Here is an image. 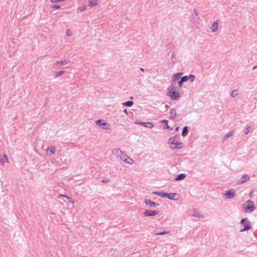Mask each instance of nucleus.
<instances>
[{
    "instance_id": "6ab92c4d",
    "label": "nucleus",
    "mask_w": 257,
    "mask_h": 257,
    "mask_svg": "<svg viewBox=\"0 0 257 257\" xmlns=\"http://www.w3.org/2000/svg\"><path fill=\"white\" fill-rule=\"evenodd\" d=\"M8 158L7 156V155L4 154L1 158H0V164H2L3 165H4V164L6 162H8Z\"/></svg>"
},
{
    "instance_id": "c85d7f7f",
    "label": "nucleus",
    "mask_w": 257,
    "mask_h": 257,
    "mask_svg": "<svg viewBox=\"0 0 257 257\" xmlns=\"http://www.w3.org/2000/svg\"><path fill=\"white\" fill-rule=\"evenodd\" d=\"M86 10V7L85 5L79 7L77 9V11L79 12H83Z\"/></svg>"
},
{
    "instance_id": "9b49d317",
    "label": "nucleus",
    "mask_w": 257,
    "mask_h": 257,
    "mask_svg": "<svg viewBox=\"0 0 257 257\" xmlns=\"http://www.w3.org/2000/svg\"><path fill=\"white\" fill-rule=\"evenodd\" d=\"M224 196L226 198L230 199L232 198L235 196V193L233 189H230L228 191H226L224 194Z\"/></svg>"
},
{
    "instance_id": "20e7f679",
    "label": "nucleus",
    "mask_w": 257,
    "mask_h": 257,
    "mask_svg": "<svg viewBox=\"0 0 257 257\" xmlns=\"http://www.w3.org/2000/svg\"><path fill=\"white\" fill-rule=\"evenodd\" d=\"M95 123L103 130H109L110 128V125L105 122L103 119L96 120Z\"/></svg>"
},
{
    "instance_id": "f8f14e48",
    "label": "nucleus",
    "mask_w": 257,
    "mask_h": 257,
    "mask_svg": "<svg viewBox=\"0 0 257 257\" xmlns=\"http://www.w3.org/2000/svg\"><path fill=\"white\" fill-rule=\"evenodd\" d=\"M124 152L119 149H115L112 150V154L116 156L117 158H120Z\"/></svg>"
},
{
    "instance_id": "423d86ee",
    "label": "nucleus",
    "mask_w": 257,
    "mask_h": 257,
    "mask_svg": "<svg viewBox=\"0 0 257 257\" xmlns=\"http://www.w3.org/2000/svg\"><path fill=\"white\" fill-rule=\"evenodd\" d=\"M135 123L149 128H152L154 126V124L152 122H141L139 120H136L135 121Z\"/></svg>"
},
{
    "instance_id": "f3484780",
    "label": "nucleus",
    "mask_w": 257,
    "mask_h": 257,
    "mask_svg": "<svg viewBox=\"0 0 257 257\" xmlns=\"http://www.w3.org/2000/svg\"><path fill=\"white\" fill-rule=\"evenodd\" d=\"M46 151L49 152L51 155H54L56 152V148L53 146H50L47 148Z\"/></svg>"
},
{
    "instance_id": "a18cd8bd",
    "label": "nucleus",
    "mask_w": 257,
    "mask_h": 257,
    "mask_svg": "<svg viewBox=\"0 0 257 257\" xmlns=\"http://www.w3.org/2000/svg\"><path fill=\"white\" fill-rule=\"evenodd\" d=\"M165 107H166V108L167 109V108H168L169 107V106L168 105H165Z\"/></svg>"
},
{
    "instance_id": "4be33fe9",
    "label": "nucleus",
    "mask_w": 257,
    "mask_h": 257,
    "mask_svg": "<svg viewBox=\"0 0 257 257\" xmlns=\"http://www.w3.org/2000/svg\"><path fill=\"white\" fill-rule=\"evenodd\" d=\"M186 176V175H185V174L181 173V174H179V175H178L176 177L175 180H182L184 179H185Z\"/></svg>"
},
{
    "instance_id": "6e6552de",
    "label": "nucleus",
    "mask_w": 257,
    "mask_h": 257,
    "mask_svg": "<svg viewBox=\"0 0 257 257\" xmlns=\"http://www.w3.org/2000/svg\"><path fill=\"white\" fill-rule=\"evenodd\" d=\"M249 179L250 178L248 175H247V174H244L241 176V178L237 180L236 184L237 185L242 184L246 182V181H248Z\"/></svg>"
},
{
    "instance_id": "dca6fc26",
    "label": "nucleus",
    "mask_w": 257,
    "mask_h": 257,
    "mask_svg": "<svg viewBox=\"0 0 257 257\" xmlns=\"http://www.w3.org/2000/svg\"><path fill=\"white\" fill-rule=\"evenodd\" d=\"M99 0H88V7H94L98 5Z\"/></svg>"
},
{
    "instance_id": "393cba45",
    "label": "nucleus",
    "mask_w": 257,
    "mask_h": 257,
    "mask_svg": "<svg viewBox=\"0 0 257 257\" xmlns=\"http://www.w3.org/2000/svg\"><path fill=\"white\" fill-rule=\"evenodd\" d=\"M188 134V129L187 126H184L182 132V135L183 137L186 136Z\"/></svg>"
},
{
    "instance_id": "4c0bfd02",
    "label": "nucleus",
    "mask_w": 257,
    "mask_h": 257,
    "mask_svg": "<svg viewBox=\"0 0 257 257\" xmlns=\"http://www.w3.org/2000/svg\"><path fill=\"white\" fill-rule=\"evenodd\" d=\"M52 8L55 10H58L60 8V6L59 5H54L52 7Z\"/></svg>"
},
{
    "instance_id": "473e14b6",
    "label": "nucleus",
    "mask_w": 257,
    "mask_h": 257,
    "mask_svg": "<svg viewBox=\"0 0 257 257\" xmlns=\"http://www.w3.org/2000/svg\"><path fill=\"white\" fill-rule=\"evenodd\" d=\"M183 83V82H182V81L181 79H180L179 81H178V82L177 83V85L178 87L179 88V89L181 88Z\"/></svg>"
},
{
    "instance_id": "4468645a",
    "label": "nucleus",
    "mask_w": 257,
    "mask_h": 257,
    "mask_svg": "<svg viewBox=\"0 0 257 257\" xmlns=\"http://www.w3.org/2000/svg\"><path fill=\"white\" fill-rule=\"evenodd\" d=\"M178 194L176 193H167L166 197L171 200H176L177 201L178 200V198H176L175 196H177Z\"/></svg>"
},
{
    "instance_id": "49530a36",
    "label": "nucleus",
    "mask_w": 257,
    "mask_h": 257,
    "mask_svg": "<svg viewBox=\"0 0 257 257\" xmlns=\"http://www.w3.org/2000/svg\"><path fill=\"white\" fill-rule=\"evenodd\" d=\"M178 129H179V127H177L176 128V130H178Z\"/></svg>"
},
{
    "instance_id": "a211bd4d",
    "label": "nucleus",
    "mask_w": 257,
    "mask_h": 257,
    "mask_svg": "<svg viewBox=\"0 0 257 257\" xmlns=\"http://www.w3.org/2000/svg\"><path fill=\"white\" fill-rule=\"evenodd\" d=\"M170 118H171L172 119H174L177 115L176 110L174 108L171 109V110L170 111Z\"/></svg>"
},
{
    "instance_id": "39448f33",
    "label": "nucleus",
    "mask_w": 257,
    "mask_h": 257,
    "mask_svg": "<svg viewBox=\"0 0 257 257\" xmlns=\"http://www.w3.org/2000/svg\"><path fill=\"white\" fill-rule=\"evenodd\" d=\"M247 205L244 206V209L245 211L248 212H252L255 209V207L253 205V202L250 200H248L246 201Z\"/></svg>"
},
{
    "instance_id": "bb28decb",
    "label": "nucleus",
    "mask_w": 257,
    "mask_h": 257,
    "mask_svg": "<svg viewBox=\"0 0 257 257\" xmlns=\"http://www.w3.org/2000/svg\"><path fill=\"white\" fill-rule=\"evenodd\" d=\"M134 102L133 101H127L126 102L122 103V105L127 107H131L133 105Z\"/></svg>"
},
{
    "instance_id": "09e8293b",
    "label": "nucleus",
    "mask_w": 257,
    "mask_h": 257,
    "mask_svg": "<svg viewBox=\"0 0 257 257\" xmlns=\"http://www.w3.org/2000/svg\"><path fill=\"white\" fill-rule=\"evenodd\" d=\"M251 196H252V194H251L250 193V194H249V196H250V197H251Z\"/></svg>"
},
{
    "instance_id": "e433bc0d",
    "label": "nucleus",
    "mask_w": 257,
    "mask_h": 257,
    "mask_svg": "<svg viewBox=\"0 0 257 257\" xmlns=\"http://www.w3.org/2000/svg\"><path fill=\"white\" fill-rule=\"evenodd\" d=\"M66 0H50V2L51 3H58V2H64Z\"/></svg>"
},
{
    "instance_id": "a878e982",
    "label": "nucleus",
    "mask_w": 257,
    "mask_h": 257,
    "mask_svg": "<svg viewBox=\"0 0 257 257\" xmlns=\"http://www.w3.org/2000/svg\"><path fill=\"white\" fill-rule=\"evenodd\" d=\"M234 133V131H229V132H228L227 133H226L225 134V135L223 137V140H225L226 139H227V138H228L229 137H231L232 136V135Z\"/></svg>"
},
{
    "instance_id": "aec40b11",
    "label": "nucleus",
    "mask_w": 257,
    "mask_h": 257,
    "mask_svg": "<svg viewBox=\"0 0 257 257\" xmlns=\"http://www.w3.org/2000/svg\"><path fill=\"white\" fill-rule=\"evenodd\" d=\"M218 25L217 22H214L211 27V31L213 32H215L218 30Z\"/></svg>"
},
{
    "instance_id": "de8ad7c7",
    "label": "nucleus",
    "mask_w": 257,
    "mask_h": 257,
    "mask_svg": "<svg viewBox=\"0 0 257 257\" xmlns=\"http://www.w3.org/2000/svg\"><path fill=\"white\" fill-rule=\"evenodd\" d=\"M251 196H252V194H251L250 193V194H249V196H250V197H251Z\"/></svg>"
},
{
    "instance_id": "5701e85b",
    "label": "nucleus",
    "mask_w": 257,
    "mask_h": 257,
    "mask_svg": "<svg viewBox=\"0 0 257 257\" xmlns=\"http://www.w3.org/2000/svg\"><path fill=\"white\" fill-rule=\"evenodd\" d=\"M170 233L169 231H164L160 232H157L156 231H153L152 233L155 235H163L169 234Z\"/></svg>"
},
{
    "instance_id": "f704fd0d",
    "label": "nucleus",
    "mask_w": 257,
    "mask_h": 257,
    "mask_svg": "<svg viewBox=\"0 0 257 257\" xmlns=\"http://www.w3.org/2000/svg\"><path fill=\"white\" fill-rule=\"evenodd\" d=\"M72 35H73V32L71 30L68 29L66 31V35L67 36L70 37V36H71Z\"/></svg>"
},
{
    "instance_id": "ddd939ff",
    "label": "nucleus",
    "mask_w": 257,
    "mask_h": 257,
    "mask_svg": "<svg viewBox=\"0 0 257 257\" xmlns=\"http://www.w3.org/2000/svg\"><path fill=\"white\" fill-rule=\"evenodd\" d=\"M158 213V212L156 210H146L144 212L145 216H155Z\"/></svg>"
},
{
    "instance_id": "7ed1b4c3",
    "label": "nucleus",
    "mask_w": 257,
    "mask_h": 257,
    "mask_svg": "<svg viewBox=\"0 0 257 257\" xmlns=\"http://www.w3.org/2000/svg\"><path fill=\"white\" fill-rule=\"evenodd\" d=\"M240 224L243 226V228L240 230V232L248 230L251 228L250 223L247 218H244L240 221Z\"/></svg>"
},
{
    "instance_id": "b1692460",
    "label": "nucleus",
    "mask_w": 257,
    "mask_h": 257,
    "mask_svg": "<svg viewBox=\"0 0 257 257\" xmlns=\"http://www.w3.org/2000/svg\"><path fill=\"white\" fill-rule=\"evenodd\" d=\"M153 193L161 197H166L167 193L164 192H154Z\"/></svg>"
},
{
    "instance_id": "2eb2a0df",
    "label": "nucleus",
    "mask_w": 257,
    "mask_h": 257,
    "mask_svg": "<svg viewBox=\"0 0 257 257\" xmlns=\"http://www.w3.org/2000/svg\"><path fill=\"white\" fill-rule=\"evenodd\" d=\"M193 216L198 218H204V216L200 214V211L196 208L193 210Z\"/></svg>"
},
{
    "instance_id": "9d476101",
    "label": "nucleus",
    "mask_w": 257,
    "mask_h": 257,
    "mask_svg": "<svg viewBox=\"0 0 257 257\" xmlns=\"http://www.w3.org/2000/svg\"><path fill=\"white\" fill-rule=\"evenodd\" d=\"M145 204L146 206L149 207H153L156 206H159V204L157 203L152 201L150 199H146L144 201Z\"/></svg>"
},
{
    "instance_id": "72a5a7b5",
    "label": "nucleus",
    "mask_w": 257,
    "mask_h": 257,
    "mask_svg": "<svg viewBox=\"0 0 257 257\" xmlns=\"http://www.w3.org/2000/svg\"><path fill=\"white\" fill-rule=\"evenodd\" d=\"M180 79L182 81L183 83H184L188 80V76H183L180 78Z\"/></svg>"
},
{
    "instance_id": "79ce46f5",
    "label": "nucleus",
    "mask_w": 257,
    "mask_h": 257,
    "mask_svg": "<svg viewBox=\"0 0 257 257\" xmlns=\"http://www.w3.org/2000/svg\"><path fill=\"white\" fill-rule=\"evenodd\" d=\"M123 112H124V113H125L126 114H127V109H124V110H123Z\"/></svg>"
},
{
    "instance_id": "ea45409f",
    "label": "nucleus",
    "mask_w": 257,
    "mask_h": 257,
    "mask_svg": "<svg viewBox=\"0 0 257 257\" xmlns=\"http://www.w3.org/2000/svg\"><path fill=\"white\" fill-rule=\"evenodd\" d=\"M109 180H108V179H103V180H102L101 182L102 183H107L109 181Z\"/></svg>"
},
{
    "instance_id": "412c9836",
    "label": "nucleus",
    "mask_w": 257,
    "mask_h": 257,
    "mask_svg": "<svg viewBox=\"0 0 257 257\" xmlns=\"http://www.w3.org/2000/svg\"><path fill=\"white\" fill-rule=\"evenodd\" d=\"M69 63V60H64L62 61H58L56 62V64L57 65H64L68 64Z\"/></svg>"
},
{
    "instance_id": "a19ab883",
    "label": "nucleus",
    "mask_w": 257,
    "mask_h": 257,
    "mask_svg": "<svg viewBox=\"0 0 257 257\" xmlns=\"http://www.w3.org/2000/svg\"><path fill=\"white\" fill-rule=\"evenodd\" d=\"M62 196H63L64 197H65V198H67L68 199H71V198L70 197H68V196H66L65 195H62Z\"/></svg>"
},
{
    "instance_id": "c756f323",
    "label": "nucleus",
    "mask_w": 257,
    "mask_h": 257,
    "mask_svg": "<svg viewBox=\"0 0 257 257\" xmlns=\"http://www.w3.org/2000/svg\"><path fill=\"white\" fill-rule=\"evenodd\" d=\"M238 94V90L234 89L231 92V96L233 98L235 97L236 96H237Z\"/></svg>"
},
{
    "instance_id": "1a4fd4ad",
    "label": "nucleus",
    "mask_w": 257,
    "mask_h": 257,
    "mask_svg": "<svg viewBox=\"0 0 257 257\" xmlns=\"http://www.w3.org/2000/svg\"><path fill=\"white\" fill-rule=\"evenodd\" d=\"M182 75L183 73L182 72H178L174 74L172 76L171 82L173 83H177V82L180 79V78Z\"/></svg>"
},
{
    "instance_id": "c9c22d12",
    "label": "nucleus",
    "mask_w": 257,
    "mask_h": 257,
    "mask_svg": "<svg viewBox=\"0 0 257 257\" xmlns=\"http://www.w3.org/2000/svg\"><path fill=\"white\" fill-rule=\"evenodd\" d=\"M251 129V127L250 126H248L246 128H245V134L247 135L250 131Z\"/></svg>"
},
{
    "instance_id": "37998d69",
    "label": "nucleus",
    "mask_w": 257,
    "mask_h": 257,
    "mask_svg": "<svg viewBox=\"0 0 257 257\" xmlns=\"http://www.w3.org/2000/svg\"><path fill=\"white\" fill-rule=\"evenodd\" d=\"M140 70L142 72H144V69L143 68H140Z\"/></svg>"
},
{
    "instance_id": "cd10ccee",
    "label": "nucleus",
    "mask_w": 257,
    "mask_h": 257,
    "mask_svg": "<svg viewBox=\"0 0 257 257\" xmlns=\"http://www.w3.org/2000/svg\"><path fill=\"white\" fill-rule=\"evenodd\" d=\"M64 73H65V71L63 70L55 72L54 73V76H55V77H59V76H61L62 75H63V74H64Z\"/></svg>"
},
{
    "instance_id": "0eeeda50",
    "label": "nucleus",
    "mask_w": 257,
    "mask_h": 257,
    "mask_svg": "<svg viewBox=\"0 0 257 257\" xmlns=\"http://www.w3.org/2000/svg\"><path fill=\"white\" fill-rule=\"evenodd\" d=\"M120 159L122 161L127 164L132 165L134 164L133 160L130 158L125 153L123 154Z\"/></svg>"
},
{
    "instance_id": "f03ea898",
    "label": "nucleus",
    "mask_w": 257,
    "mask_h": 257,
    "mask_svg": "<svg viewBox=\"0 0 257 257\" xmlns=\"http://www.w3.org/2000/svg\"><path fill=\"white\" fill-rule=\"evenodd\" d=\"M168 143L172 150H179L183 147V143L180 141L179 137L177 136L170 138Z\"/></svg>"
},
{
    "instance_id": "58836bf2",
    "label": "nucleus",
    "mask_w": 257,
    "mask_h": 257,
    "mask_svg": "<svg viewBox=\"0 0 257 257\" xmlns=\"http://www.w3.org/2000/svg\"><path fill=\"white\" fill-rule=\"evenodd\" d=\"M193 13H194V15H195L196 16H198V13L196 9H194V10H193Z\"/></svg>"
},
{
    "instance_id": "c03bdc74",
    "label": "nucleus",
    "mask_w": 257,
    "mask_h": 257,
    "mask_svg": "<svg viewBox=\"0 0 257 257\" xmlns=\"http://www.w3.org/2000/svg\"><path fill=\"white\" fill-rule=\"evenodd\" d=\"M256 68H257V65H256V66H254V67H253V69H253V70H254V69H256Z\"/></svg>"
},
{
    "instance_id": "7c9ffc66",
    "label": "nucleus",
    "mask_w": 257,
    "mask_h": 257,
    "mask_svg": "<svg viewBox=\"0 0 257 257\" xmlns=\"http://www.w3.org/2000/svg\"><path fill=\"white\" fill-rule=\"evenodd\" d=\"M162 123L165 124L164 128H168L169 125H168V121L164 119L161 121Z\"/></svg>"
},
{
    "instance_id": "2f4dec72",
    "label": "nucleus",
    "mask_w": 257,
    "mask_h": 257,
    "mask_svg": "<svg viewBox=\"0 0 257 257\" xmlns=\"http://www.w3.org/2000/svg\"><path fill=\"white\" fill-rule=\"evenodd\" d=\"M188 80H190L191 82H193L195 79V77L194 75H190L188 76Z\"/></svg>"
},
{
    "instance_id": "f257e3e1",
    "label": "nucleus",
    "mask_w": 257,
    "mask_h": 257,
    "mask_svg": "<svg viewBox=\"0 0 257 257\" xmlns=\"http://www.w3.org/2000/svg\"><path fill=\"white\" fill-rule=\"evenodd\" d=\"M168 92L167 96L170 97L172 100H176L179 99L180 96L179 89L177 85V83L171 82V84L168 88Z\"/></svg>"
}]
</instances>
